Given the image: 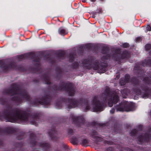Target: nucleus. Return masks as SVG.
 I'll use <instances>...</instances> for the list:
<instances>
[{
  "label": "nucleus",
  "instance_id": "obj_1",
  "mask_svg": "<svg viewBox=\"0 0 151 151\" xmlns=\"http://www.w3.org/2000/svg\"><path fill=\"white\" fill-rule=\"evenodd\" d=\"M5 114L6 118L10 122H14L17 120L25 122L28 120V115L19 109H9L5 112Z\"/></svg>",
  "mask_w": 151,
  "mask_h": 151
},
{
  "label": "nucleus",
  "instance_id": "obj_2",
  "mask_svg": "<svg viewBox=\"0 0 151 151\" xmlns=\"http://www.w3.org/2000/svg\"><path fill=\"white\" fill-rule=\"evenodd\" d=\"M61 87L59 89L60 90H66L69 92V95L70 96H73L75 93V88L71 84H65L62 83L61 84Z\"/></svg>",
  "mask_w": 151,
  "mask_h": 151
},
{
  "label": "nucleus",
  "instance_id": "obj_3",
  "mask_svg": "<svg viewBox=\"0 0 151 151\" xmlns=\"http://www.w3.org/2000/svg\"><path fill=\"white\" fill-rule=\"evenodd\" d=\"M97 97L95 96L93 100V104L94 105L93 111H101L103 110V104L99 101H97Z\"/></svg>",
  "mask_w": 151,
  "mask_h": 151
},
{
  "label": "nucleus",
  "instance_id": "obj_4",
  "mask_svg": "<svg viewBox=\"0 0 151 151\" xmlns=\"http://www.w3.org/2000/svg\"><path fill=\"white\" fill-rule=\"evenodd\" d=\"M116 109L117 110L122 111H128L131 110L130 105L126 101L122 102L119 106H117Z\"/></svg>",
  "mask_w": 151,
  "mask_h": 151
},
{
  "label": "nucleus",
  "instance_id": "obj_5",
  "mask_svg": "<svg viewBox=\"0 0 151 151\" xmlns=\"http://www.w3.org/2000/svg\"><path fill=\"white\" fill-rule=\"evenodd\" d=\"M12 89L11 90H8L7 93L11 95H14L15 94H19L20 90L18 86L16 84L12 85Z\"/></svg>",
  "mask_w": 151,
  "mask_h": 151
},
{
  "label": "nucleus",
  "instance_id": "obj_6",
  "mask_svg": "<svg viewBox=\"0 0 151 151\" xmlns=\"http://www.w3.org/2000/svg\"><path fill=\"white\" fill-rule=\"evenodd\" d=\"M110 89L109 88L106 89L105 93H103L101 95V98H103L104 100L106 101L109 95Z\"/></svg>",
  "mask_w": 151,
  "mask_h": 151
},
{
  "label": "nucleus",
  "instance_id": "obj_7",
  "mask_svg": "<svg viewBox=\"0 0 151 151\" xmlns=\"http://www.w3.org/2000/svg\"><path fill=\"white\" fill-rule=\"evenodd\" d=\"M19 98L21 97L22 99H24L26 101L29 100L30 98L29 96L26 92L21 93L19 94Z\"/></svg>",
  "mask_w": 151,
  "mask_h": 151
},
{
  "label": "nucleus",
  "instance_id": "obj_8",
  "mask_svg": "<svg viewBox=\"0 0 151 151\" xmlns=\"http://www.w3.org/2000/svg\"><path fill=\"white\" fill-rule=\"evenodd\" d=\"M70 103V105L68 106L69 108H75L77 106L78 102L74 99H71L69 101Z\"/></svg>",
  "mask_w": 151,
  "mask_h": 151
},
{
  "label": "nucleus",
  "instance_id": "obj_9",
  "mask_svg": "<svg viewBox=\"0 0 151 151\" xmlns=\"http://www.w3.org/2000/svg\"><path fill=\"white\" fill-rule=\"evenodd\" d=\"M96 132L95 131L93 132L92 136L93 137L94 139L95 140L97 141H102V138L96 136Z\"/></svg>",
  "mask_w": 151,
  "mask_h": 151
},
{
  "label": "nucleus",
  "instance_id": "obj_10",
  "mask_svg": "<svg viewBox=\"0 0 151 151\" xmlns=\"http://www.w3.org/2000/svg\"><path fill=\"white\" fill-rule=\"evenodd\" d=\"M119 100V97L118 95L116 94L114 95L112 100V102L114 104H116Z\"/></svg>",
  "mask_w": 151,
  "mask_h": 151
},
{
  "label": "nucleus",
  "instance_id": "obj_11",
  "mask_svg": "<svg viewBox=\"0 0 151 151\" xmlns=\"http://www.w3.org/2000/svg\"><path fill=\"white\" fill-rule=\"evenodd\" d=\"M129 55V54L128 52L126 51H124L123 53H122V55L121 56V58L122 59H124L125 58H127L128 55Z\"/></svg>",
  "mask_w": 151,
  "mask_h": 151
},
{
  "label": "nucleus",
  "instance_id": "obj_12",
  "mask_svg": "<svg viewBox=\"0 0 151 151\" xmlns=\"http://www.w3.org/2000/svg\"><path fill=\"white\" fill-rule=\"evenodd\" d=\"M83 66L84 67H86L88 66V65H87L90 64V62L89 61H88L87 60H84L83 62Z\"/></svg>",
  "mask_w": 151,
  "mask_h": 151
},
{
  "label": "nucleus",
  "instance_id": "obj_13",
  "mask_svg": "<svg viewBox=\"0 0 151 151\" xmlns=\"http://www.w3.org/2000/svg\"><path fill=\"white\" fill-rule=\"evenodd\" d=\"M145 49L147 51L151 49V44H147L145 46Z\"/></svg>",
  "mask_w": 151,
  "mask_h": 151
},
{
  "label": "nucleus",
  "instance_id": "obj_14",
  "mask_svg": "<svg viewBox=\"0 0 151 151\" xmlns=\"http://www.w3.org/2000/svg\"><path fill=\"white\" fill-rule=\"evenodd\" d=\"M11 68H14V65L12 66V65H10L8 66H6L4 67V70L6 71L9 70L11 69Z\"/></svg>",
  "mask_w": 151,
  "mask_h": 151
},
{
  "label": "nucleus",
  "instance_id": "obj_15",
  "mask_svg": "<svg viewBox=\"0 0 151 151\" xmlns=\"http://www.w3.org/2000/svg\"><path fill=\"white\" fill-rule=\"evenodd\" d=\"M74 55L73 54H70L69 56V60L70 62H72L74 60Z\"/></svg>",
  "mask_w": 151,
  "mask_h": 151
},
{
  "label": "nucleus",
  "instance_id": "obj_16",
  "mask_svg": "<svg viewBox=\"0 0 151 151\" xmlns=\"http://www.w3.org/2000/svg\"><path fill=\"white\" fill-rule=\"evenodd\" d=\"M71 142L74 145H75L77 143V140L76 138L75 139H72L71 140Z\"/></svg>",
  "mask_w": 151,
  "mask_h": 151
},
{
  "label": "nucleus",
  "instance_id": "obj_17",
  "mask_svg": "<svg viewBox=\"0 0 151 151\" xmlns=\"http://www.w3.org/2000/svg\"><path fill=\"white\" fill-rule=\"evenodd\" d=\"M110 58V56L109 54H107L105 56H103L102 58V60H105V59L107 60L109 59Z\"/></svg>",
  "mask_w": 151,
  "mask_h": 151
},
{
  "label": "nucleus",
  "instance_id": "obj_18",
  "mask_svg": "<svg viewBox=\"0 0 151 151\" xmlns=\"http://www.w3.org/2000/svg\"><path fill=\"white\" fill-rule=\"evenodd\" d=\"M88 144V142L87 140L86 139H83L82 144V145L86 146Z\"/></svg>",
  "mask_w": 151,
  "mask_h": 151
},
{
  "label": "nucleus",
  "instance_id": "obj_19",
  "mask_svg": "<svg viewBox=\"0 0 151 151\" xmlns=\"http://www.w3.org/2000/svg\"><path fill=\"white\" fill-rule=\"evenodd\" d=\"M93 68L94 70H99V69H101L98 64H94L93 66Z\"/></svg>",
  "mask_w": 151,
  "mask_h": 151
},
{
  "label": "nucleus",
  "instance_id": "obj_20",
  "mask_svg": "<svg viewBox=\"0 0 151 151\" xmlns=\"http://www.w3.org/2000/svg\"><path fill=\"white\" fill-rule=\"evenodd\" d=\"M144 138V137L143 136H140L139 137H138V140L139 142L141 143L143 141Z\"/></svg>",
  "mask_w": 151,
  "mask_h": 151
},
{
  "label": "nucleus",
  "instance_id": "obj_21",
  "mask_svg": "<svg viewBox=\"0 0 151 151\" xmlns=\"http://www.w3.org/2000/svg\"><path fill=\"white\" fill-rule=\"evenodd\" d=\"M60 34L62 35H64L65 34V30L64 29H61L60 31Z\"/></svg>",
  "mask_w": 151,
  "mask_h": 151
},
{
  "label": "nucleus",
  "instance_id": "obj_22",
  "mask_svg": "<svg viewBox=\"0 0 151 151\" xmlns=\"http://www.w3.org/2000/svg\"><path fill=\"white\" fill-rule=\"evenodd\" d=\"M137 132V130L136 129L132 130L130 134L131 136H134Z\"/></svg>",
  "mask_w": 151,
  "mask_h": 151
},
{
  "label": "nucleus",
  "instance_id": "obj_23",
  "mask_svg": "<svg viewBox=\"0 0 151 151\" xmlns=\"http://www.w3.org/2000/svg\"><path fill=\"white\" fill-rule=\"evenodd\" d=\"M122 46L123 48H127L129 46V45L127 43H125L122 45Z\"/></svg>",
  "mask_w": 151,
  "mask_h": 151
},
{
  "label": "nucleus",
  "instance_id": "obj_24",
  "mask_svg": "<svg viewBox=\"0 0 151 151\" xmlns=\"http://www.w3.org/2000/svg\"><path fill=\"white\" fill-rule=\"evenodd\" d=\"M121 93L122 94H125V95H127V90L126 89H124L123 90H122L121 91Z\"/></svg>",
  "mask_w": 151,
  "mask_h": 151
},
{
  "label": "nucleus",
  "instance_id": "obj_25",
  "mask_svg": "<svg viewBox=\"0 0 151 151\" xmlns=\"http://www.w3.org/2000/svg\"><path fill=\"white\" fill-rule=\"evenodd\" d=\"M80 118L79 117H73V122L76 121L78 120Z\"/></svg>",
  "mask_w": 151,
  "mask_h": 151
},
{
  "label": "nucleus",
  "instance_id": "obj_26",
  "mask_svg": "<svg viewBox=\"0 0 151 151\" xmlns=\"http://www.w3.org/2000/svg\"><path fill=\"white\" fill-rule=\"evenodd\" d=\"M65 54V53L64 52L62 51H61L60 52V53H59V56L60 57H62V56H64Z\"/></svg>",
  "mask_w": 151,
  "mask_h": 151
},
{
  "label": "nucleus",
  "instance_id": "obj_27",
  "mask_svg": "<svg viewBox=\"0 0 151 151\" xmlns=\"http://www.w3.org/2000/svg\"><path fill=\"white\" fill-rule=\"evenodd\" d=\"M45 83L47 84H49L50 83V81L48 78L45 79Z\"/></svg>",
  "mask_w": 151,
  "mask_h": 151
},
{
  "label": "nucleus",
  "instance_id": "obj_28",
  "mask_svg": "<svg viewBox=\"0 0 151 151\" xmlns=\"http://www.w3.org/2000/svg\"><path fill=\"white\" fill-rule=\"evenodd\" d=\"M134 92L137 93L138 94H140L141 93L140 91V90H139V89H137V90H136V89H135L134 90Z\"/></svg>",
  "mask_w": 151,
  "mask_h": 151
},
{
  "label": "nucleus",
  "instance_id": "obj_29",
  "mask_svg": "<svg viewBox=\"0 0 151 151\" xmlns=\"http://www.w3.org/2000/svg\"><path fill=\"white\" fill-rule=\"evenodd\" d=\"M146 29L148 31H151V27L149 25H148L146 27Z\"/></svg>",
  "mask_w": 151,
  "mask_h": 151
},
{
  "label": "nucleus",
  "instance_id": "obj_30",
  "mask_svg": "<svg viewBox=\"0 0 151 151\" xmlns=\"http://www.w3.org/2000/svg\"><path fill=\"white\" fill-rule=\"evenodd\" d=\"M142 38L141 37H137L136 39V41L137 42H139L140 41H142Z\"/></svg>",
  "mask_w": 151,
  "mask_h": 151
},
{
  "label": "nucleus",
  "instance_id": "obj_31",
  "mask_svg": "<svg viewBox=\"0 0 151 151\" xmlns=\"http://www.w3.org/2000/svg\"><path fill=\"white\" fill-rule=\"evenodd\" d=\"M73 133V130L71 129H69L68 130V133L69 134H72Z\"/></svg>",
  "mask_w": 151,
  "mask_h": 151
},
{
  "label": "nucleus",
  "instance_id": "obj_32",
  "mask_svg": "<svg viewBox=\"0 0 151 151\" xmlns=\"http://www.w3.org/2000/svg\"><path fill=\"white\" fill-rule=\"evenodd\" d=\"M25 57V55H20L19 57V58L20 59H22L24 58Z\"/></svg>",
  "mask_w": 151,
  "mask_h": 151
},
{
  "label": "nucleus",
  "instance_id": "obj_33",
  "mask_svg": "<svg viewBox=\"0 0 151 151\" xmlns=\"http://www.w3.org/2000/svg\"><path fill=\"white\" fill-rule=\"evenodd\" d=\"M98 12H97L98 13L100 14L103 11L102 9L101 8H99L98 9Z\"/></svg>",
  "mask_w": 151,
  "mask_h": 151
},
{
  "label": "nucleus",
  "instance_id": "obj_34",
  "mask_svg": "<svg viewBox=\"0 0 151 151\" xmlns=\"http://www.w3.org/2000/svg\"><path fill=\"white\" fill-rule=\"evenodd\" d=\"M48 145V144L47 143L42 144L41 145V146L42 147H46Z\"/></svg>",
  "mask_w": 151,
  "mask_h": 151
},
{
  "label": "nucleus",
  "instance_id": "obj_35",
  "mask_svg": "<svg viewBox=\"0 0 151 151\" xmlns=\"http://www.w3.org/2000/svg\"><path fill=\"white\" fill-rule=\"evenodd\" d=\"M148 79L149 78L148 77H145L144 78V81H145L146 82H147L148 83Z\"/></svg>",
  "mask_w": 151,
  "mask_h": 151
},
{
  "label": "nucleus",
  "instance_id": "obj_36",
  "mask_svg": "<svg viewBox=\"0 0 151 151\" xmlns=\"http://www.w3.org/2000/svg\"><path fill=\"white\" fill-rule=\"evenodd\" d=\"M90 106H86L85 110V111H87L88 110L90 109Z\"/></svg>",
  "mask_w": 151,
  "mask_h": 151
},
{
  "label": "nucleus",
  "instance_id": "obj_37",
  "mask_svg": "<svg viewBox=\"0 0 151 151\" xmlns=\"http://www.w3.org/2000/svg\"><path fill=\"white\" fill-rule=\"evenodd\" d=\"M113 102H108V105L109 106H110V107H111L112 106H113Z\"/></svg>",
  "mask_w": 151,
  "mask_h": 151
},
{
  "label": "nucleus",
  "instance_id": "obj_38",
  "mask_svg": "<svg viewBox=\"0 0 151 151\" xmlns=\"http://www.w3.org/2000/svg\"><path fill=\"white\" fill-rule=\"evenodd\" d=\"M14 100H15L16 101H19V102H20L21 101V100H20V99H19L18 98H17V99H14Z\"/></svg>",
  "mask_w": 151,
  "mask_h": 151
},
{
  "label": "nucleus",
  "instance_id": "obj_39",
  "mask_svg": "<svg viewBox=\"0 0 151 151\" xmlns=\"http://www.w3.org/2000/svg\"><path fill=\"white\" fill-rule=\"evenodd\" d=\"M107 144L109 145H112L113 144V142H109L107 141Z\"/></svg>",
  "mask_w": 151,
  "mask_h": 151
},
{
  "label": "nucleus",
  "instance_id": "obj_40",
  "mask_svg": "<svg viewBox=\"0 0 151 151\" xmlns=\"http://www.w3.org/2000/svg\"><path fill=\"white\" fill-rule=\"evenodd\" d=\"M115 111V110L114 109H112L110 111V112L111 114H113L114 113Z\"/></svg>",
  "mask_w": 151,
  "mask_h": 151
},
{
  "label": "nucleus",
  "instance_id": "obj_41",
  "mask_svg": "<svg viewBox=\"0 0 151 151\" xmlns=\"http://www.w3.org/2000/svg\"><path fill=\"white\" fill-rule=\"evenodd\" d=\"M123 80H121L120 82V84L121 85H124L125 84V83H122L123 82Z\"/></svg>",
  "mask_w": 151,
  "mask_h": 151
},
{
  "label": "nucleus",
  "instance_id": "obj_42",
  "mask_svg": "<svg viewBox=\"0 0 151 151\" xmlns=\"http://www.w3.org/2000/svg\"><path fill=\"white\" fill-rule=\"evenodd\" d=\"M51 132H51V133H52V134H54V133H55V132L54 130L53 131H52V130Z\"/></svg>",
  "mask_w": 151,
  "mask_h": 151
},
{
  "label": "nucleus",
  "instance_id": "obj_43",
  "mask_svg": "<svg viewBox=\"0 0 151 151\" xmlns=\"http://www.w3.org/2000/svg\"><path fill=\"white\" fill-rule=\"evenodd\" d=\"M92 124H93L94 125H95L96 124V123L95 122H92Z\"/></svg>",
  "mask_w": 151,
  "mask_h": 151
},
{
  "label": "nucleus",
  "instance_id": "obj_44",
  "mask_svg": "<svg viewBox=\"0 0 151 151\" xmlns=\"http://www.w3.org/2000/svg\"><path fill=\"white\" fill-rule=\"evenodd\" d=\"M92 2H94L95 1H96V0H91Z\"/></svg>",
  "mask_w": 151,
  "mask_h": 151
},
{
  "label": "nucleus",
  "instance_id": "obj_45",
  "mask_svg": "<svg viewBox=\"0 0 151 151\" xmlns=\"http://www.w3.org/2000/svg\"><path fill=\"white\" fill-rule=\"evenodd\" d=\"M102 69H104V70L105 68H104V67H102Z\"/></svg>",
  "mask_w": 151,
  "mask_h": 151
},
{
  "label": "nucleus",
  "instance_id": "obj_46",
  "mask_svg": "<svg viewBox=\"0 0 151 151\" xmlns=\"http://www.w3.org/2000/svg\"><path fill=\"white\" fill-rule=\"evenodd\" d=\"M49 134L50 135H51L52 134H51V132H50L49 133Z\"/></svg>",
  "mask_w": 151,
  "mask_h": 151
},
{
  "label": "nucleus",
  "instance_id": "obj_47",
  "mask_svg": "<svg viewBox=\"0 0 151 151\" xmlns=\"http://www.w3.org/2000/svg\"><path fill=\"white\" fill-rule=\"evenodd\" d=\"M114 57V56H112V58H113Z\"/></svg>",
  "mask_w": 151,
  "mask_h": 151
},
{
  "label": "nucleus",
  "instance_id": "obj_48",
  "mask_svg": "<svg viewBox=\"0 0 151 151\" xmlns=\"http://www.w3.org/2000/svg\"><path fill=\"white\" fill-rule=\"evenodd\" d=\"M150 54L151 55V51L150 52Z\"/></svg>",
  "mask_w": 151,
  "mask_h": 151
},
{
  "label": "nucleus",
  "instance_id": "obj_49",
  "mask_svg": "<svg viewBox=\"0 0 151 151\" xmlns=\"http://www.w3.org/2000/svg\"><path fill=\"white\" fill-rule=\"evenodd\" d=\"M142 90H146V89H144V88H142Z\"/></svg>",
  "mask_w": 151,
  "mask_h": 151
},
{
  "label": "nucleus",
  "instance_id": "obj_50",
  "mask_svg": "<svg viewBox=\"0 0 151 151\" xmlns=\"http://www.w3.org/2000/svg\"><path fill=\"white\" fill-rule=\"evenodd\" d=\"M101 1H104V0H100Z\"/></svg>",
  "mask_w": 151,
  "mask_h": 151
},
{
  "label": "nucleus",
  "instance_id": "obj_51",
  "mask_svg": "<svg viewBox=\"0 0 151 151\" xmlns=\"http://www.w3.org/2000/svg\"><path fill=\"white\" fill-rule=\"evenodd\" d=\"M82 1L84 2H85V1Z\"/></svg>",
  "mask_w": 151,
  "mask_h": 151
},
{
  "label": "nucleus",
  "instance_id": "obj_52",
  "mask_svg": "<svg viewBox=\"0 0 151 151\" xmlns=\"http://www.w3.org/2000/svg\"><path fill=\"white\" fill-rule=\"evenodd\" d=\"M127 76L128 78H129V76Z\"/></svg>",
  "mask_w": 151,
  "mask_h": 151
},
{
  "label": "nucleus",
  "instance_id": "obj_53",
  "mask_svg": "<svg viewBox=\"0 0 151 151\" xmlns=\"http://www.w3.org/2000/svg\"><path fill=\"white\" fill-rule=\"evenodd\" d=\"M58 21H59V19H58Z\"/></svg>",
  "mask_w": 151,
  "mask_h": 151
}]
</instances>
